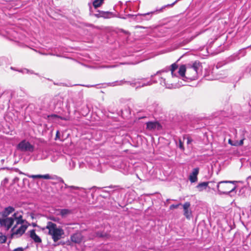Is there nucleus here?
<instances>
[{
  "label": "nucleus",
  "mask_w": 251,
  "mask_h": 251,
  "mask_svg": "<svg viewBox=\"0 0 251 251\" xmlns=\"http://www.w3.org/2000/svg\"><path fill=\"white\" fill-rule=\"evenodd\" d=\"M154 75H151V78L150 80L147 78H142L141 79H135L132 82L126 81L125 79H123L120 81H116L113 82H112L110 84L111 86H115L119 85H122L125 83L129 84L132 87H136V88H140L146 86H150L152 85L153 83H155L156 82L155 80H153L152 78Z\"/></svg>",
  "instance_id": "2"
},
{
  "label": "nucleus",
  "mask_w": 251,
  "mask_h": 251,
  "mask_svg": "<svg viewBox=\"0 0 251 251\" xmlns=\"http://www.w3.org/2000/svg\"><path fill=\"white\" fill-rule=\"evenodd\" d=\"M199 173V169L198 168H194L192 173L190 174L189 179L191 183L196 182L198 180L197 176Z\"/></svg>",
  "instance_id": "13"
},
{
  "label": "nucleus",
  "mask_w": 251,
  "mask_h": 251,
  "mask_svg": "<svg viewBox=\"0 0 251 251\" xmlns=\"http://www.w3.org/2000/svg\"><path fill=\"white\" fill-rule=\"evenodd\" d=\"M158 124L157 122H150L147 123V128L149 130H154Z\"/></svg>",
  "instance_id": "17"
},
{
  "label": "nucleus",
  "mask_w": 251,
  "mask_h": 251,
  "mask_svg": "<svg viewBox=\"0 0 251 251\" xmlns=\"http://www.w3.org/2000/svg\"><path fill=\"white\" fill-rule=\"evenodd\" d=\"M97 236H99V237H105L106 236V234H103L102 233H97Z\"/></svg>",
  "instance_id": "28"
},
{
  "label": "nucleus",
  "mask_w": 251,
  "mask_h": 251,
  "mask_svg": "<svg viewBox=\"0 0 251 251\" xmlns=\"http://www.w3.org/2000/svg\"><path fill=\"white\" fill-rule=\"evenodd\" d=\"M15 210V208L12 206H8L5 207L2 211L0 212V217L5 218L13 213Z\"/></svg>",
  "instance_id": "12"
},
{
  "label": "nucleus",
  "mask_w": 251,
  "mask_h": 251,
  "mask_svg": "<svg viewBox=\"0 0 251 251\" xmlns=\"http://www.w3.org/2000/svg\"><path fill=\"white\" fill-rule=\"evenodd\" d=\"M7 238L6 236L0 232V243H4L6 242Z\"/></svg>",
  "instance_id": "24"
},
{
  "label": "nucleus",
  "mask_w": 251,
  "mask_h": 251,
  "mask_svg": "<svg viewBox=\"0 0 251 251\" xmlns=\"http://www.w3.org/2000/svg\"><path fill=\"white\" fill-rule=\"evenodd\" d=\"M69 187L71 188H72V189H77L78 188V187L74 186H69Z\"/></svg>",
  "instance_id": "35"
},
{
  "label": "nucleus",
  "mask_w": 251,
  "mask_h": 251,
  "mask_svg": "<svg viewBox=\"0 0 251 251\" xmlns=\"http://www.w3.org/2000/svg\"><path fill=\"white\" fill-rule=\"evenodd\" d=\"M59 134H60L59 131L58 130H57V131H56V139L57 138H59Z\"/></svg>",
  "instance_id": "33"
},
{
  "label": "nucleus",
  "mask_w": 251,
  "mask_h": 251,
  "mask_svg": "<svg viewBox=\"0 0 251 251\" xmlns=\"http://www.w3.org/2000/svg\"><path fill=\"white\" fill-rule=\"evenodd\" d=\"M235 182L234 181H222L218 183L216 187L220 194H228L235 190L236 186L231 185Z\"/></svg>",
  "instance_id": "6"
},
{
  "label": "nucleus",
  "mask_w": 251,
  "mask_h": 251,
  "mask_svg": "<svg viewBox=\"0 0 251 251\" xmlns=\"http://www.w3.org/2000/svg\"><path fill=\"white\" fill-rule=\"evenodd\" d=\"M11 69L12 70H14L13 68V67H11Z\"/></svg>",
  "instance_id": "42"
},
{
  "label": "nucleus",
  "mask_w": 251,
  "mask_h": 251,
  "mask_svg": "<svg viewBox=\"0 0 251 251\" xmlns=\"http://www.w3.org/2000/svg\"><path fill=\"white\" fill-rule=\"evenodd\" d=\"M169 70L171 72L173 77H179L183 80H195L201 71V65L199 62L195 61L192 65H181L178 69L177 65L174 63Z\"/></svg>",
  "instance_id": "1"
},
{
  "label": "nucleus",
  "mask_w": 251,
  "mask_h": 251,
  "mask_svg": "<svg viewBox=\"0 0 251 251\" xmlns=\"http://www.w3.org/2000/svg\"><path fill=\"white\" fill-rule=\"evenodd\" d=\"M24 220L23 219V222L21 224H19V225L16 224L11 229V236L12 238L19 237L25 233L27 226L24 224Z\"/></svg>",
  "instance_id": "7"
},
{
  "label": "nucleus",
  "mask_w": 251,
  "mask_h": 251,
  "mask_svg": "<svg viewBox=\"0 0 251 251\" xmlns=\"http://www.w3.org/2000/svg\"><path fill=\"white\" fill-rule=\"evenodd\" d=\"M16 148L18 151L22 152H32L34 151V146L25 139L21 141Z\"/></svg>",
  "instance_id": "8"
},
{
  "label": "nucleus",
  "mask_w": 251,
  "mask_h": 251,
  "mask_svg": "<svg viewBox=\"0 0 251 251\" xmlns=\"http://www.w3.org/2000/svg\"><path fill=\"white\" fill-rule=\"evenodd\" d=\"M251 176H250L248 177V179H251Z\"/></svg>",
  "instance_id": "41"
},
{
  "label": "nucleus",
  "mask_w": 251,
  "mask_h": 251,
  "mask_svg": "<svg viewBox=\"0 0 251 251\" xmlns=\"http://www.w3.org/2000/svg\"><path fill=\"white\" fill-rule=\"evenodd\" d=\"M4 181L7 182L8 181V179L7 178H5Z\"/></svg>",
  "instance_id": "40"
},
{
  "label": "nucleus",
  "mask_w": 251,
  "mask_h": 251,
  "mask_svg": "<svg viewBox=\"0 0 251 251\" xmlns=\"http://www.w3.org/2000/svg\"><path fill=\"white\" fill-rule=\"evenodd\" d=\"M18 180H19V178L17 177H15L14 179V181L15 182L18 181Z\"/></svg>",
  "instance_id": "36"
},
{
  "label": "nucleus",
  "mask_w": 251,
  "mask_h": 251,
  "mask_svg": "<svg viewBox=\"0 0 251 251\" xmlns=\"http://www.w3.org/2000/svg\"><path fill=\"white\" fill-rule=\"evenodd\" d=\"M82 239L83 236L80 232L75 233L71 236V240L75 243L79 244L81 243Z\"/></svg>",
  "instance_id": "14"
},
{
  "label": "nucleus",
  "mask_w": 251,
  "mask_h": 251,
  "mask_svg": "<svg viewBox=\"0 0 251 251\" xmlns=\"http://www.w3.org/2000/svg\"><path fill=\"white\" fill-rule=\"evenodd\" d=\"M116 67V66L115 65H108V66H101L100 67L101 68H114Z\"/></svg>",
  "instance_id": "26"
},
{
  "label": "nucleus",
  "mask_w": 251,
  "mask_h": 251,
  "mask_svg": "<svg viewBox=\"0 0 251 251\" xmlns=\"http://www.w3.org/2000/svg\"><path fill=\"white\" fill-rule=\"evenodd\" d=\"M29 177L33 178H44L49 179L50 178V176L49 174H46L44 175H30L27 176Z\"/></svg>",
  "instance_id": "18"
},
{
  "label": "nucleus",
  "mask_w": 251,
  "mask_h": 251,
  "mask_svg": "<svg viewBox=\"0 0 251 251\" xmlns=\"http://www.w3.org/2000/svg\"><path fill=\"white\" fill-rule=\"evenodd\" d=\"M71 163H72V166H73V168L75 167V162L74 161H71V162H70V164L71 165Z\"/></svg>",
  "instance_id": "32"
},
{
  "label": "nucleus",
  "mask_w": 251,
  "mask_h": 251,
  "mask_svg": "<svg viewBox=\"0 0 251 251\" xmlns=\"http://www.w3.org/2000/svg\"><path fill=\"white\" fill-rule=\"evenodd\" d=\"M179 148L180 149H183L182 143V142H181V141L180 140L179 141Z\"/></svg>",
  "instance_id": "34"
},
{
  "label": "nucleus",
  "mask_w": 251,
  "mask_h": 251,
  "mask_svg": "<svg viewBox=\"0 0 251 251\" xmlns=\"http://www.w3.org/2000/svg\"><path fill=\"white\" fill-rule=\"evenodd\" d=\"M244 142V139L241 140L240 141L238 142V145L239 146H242Z\"/></svg>",
  "instance_id": "30"
},
{
  "label": "nucleus",
  "mask_w": 251,
  "mask_h": 251,
  "mask_svg": "<svg viewBox=\"0 0 251 251\" xmlns=\"http://www.w3.org/2000/svg\"><path fill=\"white\" fill-rule=\"evenodd\" d=\"M177 1L171 4H168L162 6L161 8L156 9V10L151 12H148L144 14H138L136 15V20L137 21H148L151 19L153 14H156L160 12H162L166 10L167 9H169L172 7L176 3Z\"/></svg>",
  "instance_id": "5"
},
{
  "label": "nucleus",
  "mask_w": 251,
  "mask_h": 251,
  "mask_svg": "<svg viewBox=\"0 0 251 251\" xmlns=\"http://www.w3.org/2000/svg\"><path fill=\"white\" fill-rule=\"evenodd\" d=\"M89 5L90 7H91V4L89 3Z\"/></svg>",
  "instance_id": "43"
},
{
  "label": "nucleus",
  "mask_w": 251,
  "mask_h": 251,
  "mask_svg": "<svg viewBox=\"0 0 251 251\" xmlns=\"http://www.w3.org/2000/svg\"><path fill=\"white\" fill-rule=\"evenodd\" d=\"M49 155L48 151L43 149H38L33 154L31 157L34 160H42L46 159Z\"/></svg>",
  "instance_id": "9"
},
{
  "label": "nucleus",
  "mask_w": 251,
  "mask_h": 251,
  "mask_svg": "<svg viewBox=\"0 0 251 251\" xmlns=\"http://www.w3.org/2000/svg\"><path fill=\"white\" fill-rule=\"evenodd\" d=\"M165 71L164 70H162V71H158L157 73H156V74H160V73L161 72H164Z\"/></svg>",
  "instance_id": "39"
},
{
  "label": "nucleus",
  "mask_w": 251,
  "mask_h": 251,
  "mask_svg": "<svg viewBox=\"0 0 251 251\" xmlns=\"http://www.w3.org/2000/svg\"><path fill=\"white\" fill-rule=\"evenodd\" d=\"M14 251H24L23 248L20 247L14 249Z\"/></svg>",
  "instance_id": "29"
},
{
  "label": "nucleus",
  "mask_w": 251,
  "mask_h": 251,
  "mask_svg": "<svg viewBox=\"0 0 251 251\" xmlns=\"http://www.w3.org/2000/svg\"><path fill=\"white\" fill-rule=\"evenodd\" d=\"M228 143H229V144H230L231 145H232V144H233L232 141H231V139H229V140H228Z\"/></svg>",
  "instance_id": "38"
},
{
  "label": "nucleus",
  "mask_w": 251,
  "mask_h": 251,
  "mask_svg": "<svg viewBox=\"0 0 251 251\" xmlns=\"http://www.w3.org/2000/svg\"><path fill=\"white\" fill-rule=\"evenodd\" d=\"M46 228L48 229V234L51 236L54 242H56L62 238L65 234L62 227H57L55 224L51 222L47 223Z\"/></svg>",
  "instance_id": "3"
},
{
  "label": "nucleus",
  "mask_w": 251,
  "mask_h": 251,
  "mask_svg": "<svg viewBox=\"0 0 251 251\" xmlns=\"http://www.w3.org/2000/svg\"><path fill=\"white\" fill-rule=\"evenodd\" d=\"M18 71H19V72H21L23 74H34L33 73V71L25 69V68L21 69V70H18Z\"/></svg>",
  "instance_id": "22"
},
{
  "label": "nucleus",
  "mask_w": 251,
  "mask_h": 251,
  "mask_svg": "<svg viewBox=\"0 0 251 251\" xmlns=\"http://www.w3.org/2000/svg\"><path fill=\"white\" fill-rule=\"evenodd\" d=\"M246 52L244 49L240 50L238 52L233 54L231 55L229 59L230 61H235L236 60H238L241 57L244 56L246 55Z\"/></svg>",
  "instance_id": "11"
},
{
  "label": "nucleus",
  "mask_w": 251,
  "mask_h": 251,
  "mask_svg": "<svg viewBox=\"0 0 251 251\" xmlns=\"http://www.w3.org/2000/svg\"><path fill=\"white\" fill-rule=\"evenodd\" d=\"M187 144H189L191 141V140L189 138H188L187 139Z\"/></svg>",
  "instance_id": "37"
},
{
  "label": "nucleus",
  "mask_w": 251,
  "mask_h": 251,
  "mask_svg": "<svg viewBox=\"0 0 251 251\" xmlns=\"http://www.w3.org/2000/svg\"><path fill=\"white\" fill-rule=\"evenodd\" d=\"M103 3V1H93V5L95 7V8H97L98 7L100 6Z\"/></svg>",
  "instance_id": "21"
},
{
  "label": "nucleus",
  "mask_w": 251,
  "mask_h": 251,
  "mask_svg": "<svg viewBox=\"0 0 251 251\" xmlns=\"http://www.w3.org/2000/svg\"><path fill=\"white\" fill-rule=\"evenodd\" d=\"M48 117L49 118H52V119L57 118V119H60L65 120V121L68 120L67 118H66L62 117H60V116H58V115H55V114H52V115H49Z\"/></svg>",
  "instance_id": "23"
},
{
  "label": "nucleus",
  "mask_w": 251,
  "mask_h": 251,
  "mask_svg": "<svg viewBox=\"0 0 251 251\" xmlns=\"http://www.w3.org/2000/svg\"><path fill=\"white\" fill-rule=\"evenodd\" d=\"M190 205L189 202H186L182 205L184 211L183 214L188 219H190L192 217V211L190 208Z\"/></svg>",
  "instance_id": "10"
},
{
  "label": "nucleus",
  "mask_w": 251,
  "mask_h": 251,
  "mask_svg": "<svg viewBox=\"0 0 251 251\" xmlns=\"http://www.w3.org/2000/svg\"><path fill=\"white\" fill-rule=\"evenodd\" d=\"M180 204H176V205H175V204H172V205H171L170 206V209H175V208H177L178 207V206H179V205H180Z\"/></svg>",
  "instance_id": "27"
},
{
  "label": "nucleus",
  "mask_w": 251,
  "mask_h": 251,
  "mask_svg": "<svg viewBox=\"0 0 251 251\" xmlns=\"http://www.w3.org/2000/svg\"><path fill=\"white\" fill-rule=\"evenodd\" d=\"M232 146H239L238 141H235L234 143H233V144H232Z\"/></svg>",
  "instance_id": "31"
},
{
  "label": "nucleus",
  "mask_w": 251,
  "mask_h": 251,
  "mask_svg": "<svg viewBox=\"0 0 251 251\" xmlns=\"http://www.w3.org/2000/svg\"><path fill=\"white\" fill-rule=\"evenodd\" d=\"M30 237L35 242V243H41L42 242L41 239L36 234L34 229H32L29 231Z\"/></svg>",
  "instance_id": "15"
},
{
  "label": "nucleus",
  "mask_w": 251,
  "mask_h": 251,
  "mask_svg": "<svg viewBox=\"0 0 251 251\" xmlns=\"http://www.w3.org/2000/svg\"><path fill=\"white\" fill-rule=\"evenodd\" d=\"M22 215L18 212L14 213L11 217L0 218V226L6 230H9L15 221L17 225L21 224L23 222Z\"/></svg>",
  "instance_id": "4"
},
{
  "label": "nucleus",
  "mask_w": 251,
  "mask_h": 251,
  "mask_svg": "<svg viewBox=\"0 0 251 251\" xmlns=\"http://www.w3.org/2000/svg\"><path fill=\"white\" fill-rule=\"evenodd\" d=\"M159 82H160V84L161 85H162L163 86L167 88H170H170H172V84H167L166 83L165 79L163 78L162 77L160 78Z\"/></svg>",
  "instance_id": "19"
},
{
  "label": "nucleus",
  "mask_w": 251,
  "mask_h": 251,
  "mask_svg": "<svg viewBox=\"0 0 251 251\" xmlns=\"http://www.w3.org/2000/svg\"><path fill=\"white\" fill-rule=\"evenodd\" d=\"M50 219L52 220V221H53L54 222H58L59 219L57 217H53V216H51L50 217Z\"/></svg>",
  "instance_id": "25"
},
{
  "label": "nucleus",
  "mask_w": 251,
  "mask_h": 251,
  "mask_svg": "<svg viewBox=\"0 0 251 251\" xmlns=\"http://www.w3.org/2000/svg\"><path fill=\"white\" fill-rule=\"evenodd\" d=\"M71 212V210L67 209H62L59 211V214L62 217H65L67 215L70 214Z\"/></svg>",
  "instance_id": "20"
},
{
  "label": "nucleus",
  "mask_w": 251,
  "mask_h": 251,
  "mask_svg": "<svg viewBox=\"0 0 251 251\" xmlns=\"http://www.w3.org/2000/svg\"><path fill=\"white\" fill-rule=\"evenodd\" d=\"M214 183L215 182L213 181L203 182L199 183L197 186V188L199 189V191H202L203 189H205L206 188L209 183L212 184Z\"/></svg>",
  "instance_id": "16"
}]
</instances>
